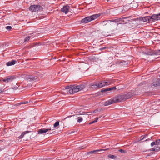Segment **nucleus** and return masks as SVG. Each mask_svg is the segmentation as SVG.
I'll return each mask as SVG.
<instances>
[{"label": "nucleus", "instance_id": "nucleus-24", "mask_svg": "<svg viewBox=\"0 0 160 160\" xmlns=\"http://www.w3.org/2000/svg\"><path fill=\"white\" fill-rule=\"evenodd\" d=\"M40 43H32L31 45V47H33L36 46H39Z\"/></svg>", "mask_w": 160, "mask_h": 160}, {"label": "nucleus", "instance_id": "nucleus-9", "mask_svg": "<svg viewBox=\"0 0 160 160\" xmlns=\"http://www.w3.org/2000/svg\"><path fill=\"white\" fill-rule=\"evenodd\" d=\"M26 79L29 81H36L37 79V77L31 75H28L26 77Z\"/></svg>", "mask_w": 160, "mask_h": 160}, {"label": "nucleus", "instance_id": "nucleus-13", "mask_svg": "<svg viewBox=\"0 0 160 160\" xmlns=\"http://www.w3.org/2000/svg\"><path fill=\"white\" fill-rule=\"evenodd\" d=\"M150 16H147L143 17L142 20L143 21V22H150Z\"/></svg>", "mask_w": 160, "mask_h": 160}, {"label": "nucleus", "instance_id": "nucleus-41", "mask_svg": "<svg viewBox=\"0 0 160 160\" xmlns=\"http://www.w3.org/2000/svg\"><path fill=\"white\" fill-rule=\"evenodd\" d=\"M72 116H69L68 117H67L66 118H65L64 119H66V118H69V117H71Z\"/></svg>", "mask_w": 160, "mask_h": 160}, {"label": "nucleus", "instance_id": "nucleus-20", "mask_svg": "<svg viewBox=\"0 0 160 160\" xmlns=\"http://www.w3.org/2000/svg\"><path fill=\"white\" fill-rule=\"evenodd\" d=\"M104 81V86H106L109 85L111 84H112V83L110 81Z\"/></svg>", "mask_w": 160, "mask_h": 160}, {"label": "nucleus", "instance_id": "nucleus-3", "mask_svg": "<svg viewBox=\"0 0 160 160\" xmlns=\"http://www.w3.org/2000/svg\"><path fill=\"white\" fill-rule=\"evenodd\" d=\"M71 88L68 90V92L70 94H73L81 91L84 88V86L83 85H74L71 86Z\"/></svg>", "mask_w": 160, "mask_h": 160}, {"label": "nucleus", "instance_id": "nucleus-37", "mask_svg": "<svg viewBox=\"0 0 160 160\" xmlns=\"http://www.w3.org/2000/svg\"><path fill=\"white\" fill-rule=\"evenodd\" d=\"M106 48V47H103V48H101L100 49V50H104V49H105Z\"/></svg>", "mask_w": 160, "mask_h": 160}, {"label": "nucleus", "instance_id": "nucleus-36", "mask_svg": "<svg viewBox=\"0 0 160 160\" xmlns=\"http://www.w3.org/2000/svg\"><path fill=\"white\" fill-rule=\"evenodd\" d=\"M99 118L98 117H96L95 118V120H94V122H97V121L98 119Z\"/></svg>", "mask_w": 160, "mask_h": 160}, {"label": "nucleus", "instance_id": "nucleus-39", "mask_svg": "<svg viewBox=\"0 0 160 160\" xmlns=\"http://www.w3.org/2000/svg\"><path fill=\"white\" fill-rule=\"evenodd\" d=\"M94 122H94V121H93L91 122H90V123H89V124H92V123H94Z\"/></svg>", "mask_w": 160, "mask_h": 160}, {"label": "nucleus", "instance_id": "nucleus-27", "mask_svg": "<svg viewBox=\"0 0 160 160\" xmlns=\"http://www.w3.org/2000/svg\"><path fill=\"white\" fill-rule=\"evenodd\" d=\"M59 125V122L57 121L54 124V127L55 128Z\"/></svg>", "mask_w": 160, "mask_h": 160}, {"label": "nucleus", "instance_id": "nucleus-25", "mask_svg": "<svg viewBox=\"0 0 160 160\" xmlns=\"http://www.w3.org/2000/svg\"><path fill=\"white\" fill-rule=\"evenodd\" d=\"M157 145H155V146L154 147V148L155 149L156 151H159L160 150V147H158Z\"/></svg>", "mask_w": 160, "mask_h": 160}, {"label": "nucleus", "instance_id": "nucleus-22", "mask_svg": "<svg viewBox=\"0 0 160 160\" xmlns=\"http://www.w3.org/2000/svg\"><path fill=\"white\" fill-rule=\"evenodd\" d=\"M109 22L108 20H106L103 21L101 22V24L102 25L105 26L107 24L108 22Z\"/></svg>", "mask_w": 160, "mask_h": 160}, {"label": "nucleus", "instance_id": "nucleus-40", "mask_svg": "<svg viewBox=\"0 0 160 160\" xmlns=\"http://www.w3.org/2000/svg\"><path fill=\"white\" fill-rule=\"evenodd\" d=\"M3 46H4L3 45H0V50H1V48H2V47Z\"/></svg>", "mask_w": 160, "mask_h": 160}, {"label": "nucleus", "instance_id": "nucleus-21", "mask_svg": "<svg viewBox=\"0 0 160 160\" xmlns=\"http://www.w3.org/2000/svg\"><path fill=\"white\" fill-rule=\"evenodd\" d=\"M105 150V149L96 150L92 151H91V152H89V153L92 154L94 153H96V152H98L100 151H104Z\"/></svg>", "mask_w": 160, "mask_h": 160}, {"label": "nucleus", "instance_id": "nucleus-35", "mask_svg": "<svg viewBox=\"0 0 160 160\" xmlns=\"http://www.w3.org/2000/svg\"><path fill=\"white\" fill-rule=\"evenodd\" d=\"M150 151H156L155 149L154 148V147L153 148H151L150 149Z\"/></svg>", "mask_w": 160, "mask_h": 160}, {"label": "nucleus", "instance_id": "nucleus-14", "mask_svg": "<svg viewBox=\"0 0 160 160\" xmlns=\"http://www.w3.org/2000/svg\"><path fill=\"white\" fill-rule=\"evenodd\" d=\"M154 145H160V139L156 140L155 142H152L151 144V145L152 147Z\"/></svg>", "mask_w": 160, "mask_h": 160}, {"label": "nucleus", "instance_id": "nucleus-31", "mask_svg": "<svg viewBox=\"0 0 160 160\" xmlns=\"http://www.w3.org/2000/svg\"><path fill=\"white\" fill-rule=\"evenodd\" d=\"M118 151L119 152L123 153H126L127 152L126 151L122 149H119Z\"/></svg>", "mask_w": 160, "mask_h": 160}, {"label": "nucleus", "instance_id": "nucleus-1", "mask_svg": "<svg viewBox=\"0 0 160 160\" xmlns=\"http://www.w3.org/2000/svg\"><path fill=\"white\" fill-rule=\"evenodd\" d=\"M125 101L123 95H119L116 96L113 99H111L106 101L104 106H108L114 103H117Z\"/></svg>", "mask_w": 160, "mask_h": 160}, {"label": "nucleus", "instance_id": "nucleus-26", "mask_svg": "<svg viewBox=\"0 0 160 160\" xmlns=\"http://www.w3.org/2000/svg\"><path fill=\"white\" fill-rule=\"evenodd\" d=\"M77 122H82L83 120V118H82L81 117H78L77 118Z\"/></svg>", "mask_w": 160, "mask_h": 160}, {"label": "nucleus", "instance_id": "nucleus-44", "mask_svg": "<svg viewBox=\"0 0 160 160\" xmlns=\"http://www.w3.org/2000/svg\"><path fill=\"white\" fill-rule=\"evenodd\" d=\"M83 148H80V149H83Z\"/></svg>", "mask_w": 160, "mask_h": 160}, {"label": "nucleus", "instance_id": "nucleus-19", "mask_svg": "<svg viewBox=\"0 0 160 160\" xmlns=\"http://www.w3.org/2000/svg\"><path fill=\"white\" fill-rule=\"evenodd\" d=\"M29 132V131H26L22 132L21 135L18 138L20 139L22 138L23 137L25 134L27 133H28Z\"/></svg>", "mask_w": 160, "mask_h": 160}, {"label": "nucleus", "instance_id": "nucleus-23", "mask_svg": "<svg viewBox=\"0 0 160 160\" xmlns=\"http://www.w3.org/2000/svg\"><path fill=\"white\" fill-rule=\"evenodd\" d=\"M108 157L111 159H115L117 157L115 155L109 154L108 155Z\"/></svg>", "mask_w": 160, "mask_h": 160}, {"label": "nucleus", "instance_id": "nucleus-15", "mask_svg": "<svg viewBox=\"0 0 160 160\" xmlns=\"http://www.w3.org/2000/svg\"><path fill=\"white\" fill-rule=\"evenodd\" d=\"M153 84L155 86L160 85V78L159 79H157L156 81L153 82Z\"/></svg>", "mask_w": 160, "mask_h": 160}, {"label": "nucleus", "instance_id": "nucleus-8", "mask_svg": "<svg viewBox=\"0 0 160 160\" xmlns=\"http://www.w3.org/2000/svg\"><path fill=\"white\" fill-rule=\"evenodd\" d=\"M70 8V6L68 5L63 6L61 9V11L66 14H67L69 12Z\"/></svg>", "mask_w": 160, "mask_h": 160}, {"label": "nucleus", "instance_id": "nucleus-10", "mask_svg": "<svg viewBox=\"0 0 160 160\" xmlns=\"http://www.w3.org/2000/svg\"><path fill=\"white\" fill-rule=\"evenodd\" d=\"M134 94L131 92H128L126 94H124L123 95L124 98V100H125L127 99L131 98L132 96H133Z\"/></svg>", "mask_w": 160, "mask_h": 160}, {"label": "nucleus", "instance_id": "nucleus-43", "mask_svg": "<svg viewBox=\"0 0 160 160\" xmlns=\"http://www.w3.org/2000/svg\"><path fill=\"white\" fill-rule=\"evenodd\" d=\"M2 92V90L0 89V93Z\"/></svg>", "mask_w": 160, "mask_h": 160}, {"label": "nucleus", "instance_id": "nucleus-33", "mask_svg": "<svg viewBox=\"0 0 160 160\" xmlns=\"http://www.w3.org/2000/svg\"><path fill=\"white\" fill-rule=\"evenodd\" d=\"M71 86H72V85L70 86H67L65 88L66 89H68L69 90H70L71 88Z\"/></svg>", "mask_w": 160, "mask_h": 160}, {"label": "nucleus", "instance_id": "nucleus-12", "mask_svg": "<svg viewBox=\"0 0 160 160\" xmlns=\"http://www.w3.org/2000/svg\"><path fill=\"white\" fill-rule=\"evenodd\" d=\"M51 128H48V129H40L38 130V133L39 134H43L45 132H47L49 130H51Z\"/></svg>", "mask_w": 160, "mask_h": 160}, {"label": "nucleus", "instance_id": "nucleus-17", "mask_svg": "<svg viewBox=\"0 0 160 160\" xmlns=\"http://www.w3.org/2000/svg\"><path fill=\"white\" fill-rule=\"evenodd\" d=\"M91 88H92L96 89L98 88L97 82H95L91 84Z\"/></svg>", "mask_w": 160, "mask_h": 160}, {"label": "nucleus", "instance_id": "nucleus-28", "mask_svg": "<svg viewBox=\"0 0 160 160\" xmlns=\"http://www.w3.org/2000/svg\"><path fill=\"white\" fill-rule=\"evenodd\" d=\"M30 38V36H28L25 38L24 39V42H27L29 41Z\"/></svg>", "mask_w": 160, "mask_h": 160}, {"label": "nucleus", "instance_id": "nucleus-38", "mask_svg": "<svg viewBox=\"0 0 160 160\" xmlns=\"http://www.w3.org/2000/svg\"><path fill=\"white\" fill-rule=\"evenodd\" d=\"M128 18L127 19H124L123 20L125 21V22H127L128 21V20H127V19L129 18V17H128Z\"/></svg>", "mask_w": 160, "mask_h": 160}, {"label": "nucleus", "instance_id": "nucleus-42", "mask_svg": "<svg viewBox=\"0 0 160 160\" xmlns=\"http://www.w3.org/2000/svg\"><path fill=\"white\" fill-rule=\"evenodd\" d=\"M150 140V139H146L145 141H149V140Z\"/></svg>", "mask_w": 160, "mask_h": 160}, {"label": "nucleus", "instance_id": "nucleus-5", "mask_svg": "<svg viewBox=\"0 0 160 160\" xmlns=\"http://www.w3.org/2000/svg\"><path fill=\"white\" fill-rule=\"evenodd\" d=\"M150 16V22H151L160 20V13L158 14H153Z\"/></svg>", "mask_w": 160, "mask_h": 160}, {"label": "nucleus", "instance_id": "nucleus-6", "mask_svg": "<svg viewBox=\"0 0 160 160\" xmlns=\"http://www.w3.org/2000/svg\"><path fill=\"white\" fill-rule=\"evenodd\" d=\"M15 78L16 77L14 75L9 76L5 77L2 79V81L6 82H12Z\"/></svg>", "mask_w": 160, "mask_h": 160}, {"label": "nucleus", "instance_id": "nucleus-29", "mask_svg": "<svg viewBox=\"0 0 160 160\" xmlns=\"http://www.w3.org/2000/svg\"><path fill=\"white\" fill-rule=\"evenodd\" d=\"M154 54L155 55H160V50L155 51L154 52Z\"/></svg>", "mask_w": 160, "mask_h": 160}, {"label": "nucleus", "instance_id": "nucleus-30", "mask_svg": "<svg viewBox=\"0 0 160 160\" xmlns=\"http://www.w3.org/2000/svg\"><path fill=\"white\" fill-rule=\"evenodd\" d=\"M30 102V100H29V102L28 101L22 102H20L19 104V105H21V104H25L28 103Z\"/></svg>", "mask_w": 160, "mask_h": 160}, {"label": "nucleus", "instance_id": "nucleus-18", "mask_svg": "<svg viewBox=\"0 0 160 160\" xmlns=\"http://www.w3.org/2000/svg\"><path fill=\"white\" fill-rule=\"evenodd\" d=\"M98 88H101L104 86V81H101L100 82H98Z\"/></svg>", "mask_w": 160, "mask_h": 160}, {"label": "nucleus", "instance_id": "nucleus-11", "mask_svg": "<svg viewBox=\"0 0 160 160\" xmlns=\"http://www.w3.org/2000/svg\"><path fill=\"white\" fill-rule=\"evenodd\" d=\"M116 89L115 87H113L111 88H103L101 90V92H106L107 91H110L112 90H115Z\"/></svg>", "mask_w": 160, "mask_h": 160}, {"label": "nucleus", "instance_id": "nucleus-16", "mask_svg": "<svg viewBox=\"0 0 160 160\" xmlns=\"http://www.w3.org/2000/svg\"><path fill=\"white\" fill-rule=\"evenodd\" d=\"M16 62L15 60H12L11 61H9L6 63V65L7 66H10L14 65Z\"/></svg>", "mask_w": 160, "mask_h": 160}, {"label": "nucleus", "instance_id": "nucleus-4", "mask_svg": "<svg viewBox=\"0 0 160 160\" xmlns=\"http://www.w3.org/2000/svg\"><path fill=\"white\" fill-rule=\"evenodd\" d=\"M43 9V8L38 5H31L29 8V10L32 12H36L38 11H41Z\"/></svg>", "mask_w": 160, "mask_h": 160}, {"label": "nucleus", "instance_id": "nucleus-2", "mask_svg": "<svg viewBox=\"0 0 160 160\" xmlns=\"http://www.w3.org/2000/svg\"><path fill=\"white\" fill-rule=\"evenodd\" d=\"M100 16V14H96L92 15L90 16L86 17L81 20V23H86L89 22H90L97 19Z\"/></svg>", "mask_w": 160, "mask_h": 160}, {"label": "nucleus", "instance_id": "nucleus-34", "mask_svg": "<svg viewBox=\"0 0 160 160\" xmlns=\"http://www.w3.org/2000/svg\"><path fill=\"white\" fill-rule=\"evenodd\" d=\"M148 135H145L144 136H142L141 137H140V140H143L144 138L146 137Z\"/></svg>", "mask_w": 160, "mask_h": 160}, {"label": "nucleus", "instance_id": "nucleus-32", "mask_svg": "<svg viewBox=\"0 0 160 160\" xmlns=\"http://www.w3.org/2000/svg\"><path fill=\"white\" fill-rule=\"evenodd\" d=\"M12 28V27L10 26H7L6 27V28L9 31H10Z\"/></svg>", "mask_w": 160, "mask_h": 160}, {"label": "nucleus", "instance_id": "nucleus-7", "mask_svg": "<svg viewBox=\"0 0 160 160\" xmlns=\"http://www.w3.org/2000/svg\"><path fill=\"white\" fill-rule=\"evenodd\" d=\"M128 17H124L122 18H117L115 19L110 20H108L109 22H112L115 23H118V22H124L125 21L123 20L124 19H127Z\"/></svg>", "mask_w": 160, "mask_h": 160}]
</instances>
